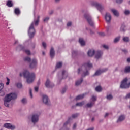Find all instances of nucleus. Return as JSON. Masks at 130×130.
<instances>
[{"label": "nucleus", "mask_w": 130, "mask_h": 130, "mask_svg": "<svg viewBox=\"0 0 130 130\" xmlns=\"http://www.w3.org/2000/svg\"><path fill=\"white\" fill-rule=\"evenodd\" d=\"M20 77H24L27 80L28 84H31L35 80V74L34 73H30L29 71L25 70L23 73H20Z\"/></svg>", "instance_id": "f257e3e1"}, {"label": "nucleus", "mask_w": 130, "mask_h": 130, "mask_svg": "<svg viewBox=\"0 0 130 130\" xmlns=\"http://www.w3.org/2000/svg\"><path fill=\"white\" fill-rule=\"evenodd\" d=\"M39 19H40V16H38L37 19H35L34 22L29 26L28 30V35L30 38H33L34 37V35H35V29L34 28V25L35 26H38V24L39 23Z\"/></svg>", "instance_id": "f03ea898"}, {"label": "nucleus", "mask_w": 130, "mask_h": 130, "mask_svg": "<svg viewBox=\"0 0 130 130\" xmlns=\"http://www.w3.org/2000/svg\"><path fill=\"white\" fill-rule=\"evenodd\" d=\"M17 97V94L16 93H11L7 94L4 98V105L6 107H9L10 105V102L12 99H15Z\"/></svg>", "instance_id": "7ed1b4c3"}, {"label": "nucleus", "mask_w": 130, "mask_h": 130, "mask_svg": "<svg viewBox=\"0 0 130 130\" xmlns=\"http://www.w3.org/2000/svg\"><path fill=\"white\" fill-rule=\"evenodd\" d=\"M92 64L90 63V62H87L82 66V68H85L86 71V72H83V75H82V77H85V76H88V75H89V72H88L87 70H88V68H92Z\"/></svg>", "instance_id": "20e7f679"}, {"label": "nucleus", "mask_w": 130, "mask_h": 130, "mask_svg": "<svg viewBox=\"0 0 130 130\" xmlns=\"http://www.w3.org/2000/svg\"><path fill=\"white\" fill-rule=\"evenodd\" d=\"M84 18L87 20L88 23L90 26H94V22L92 19V17L90 16L89 13H86L84 14Z\"/></svg>", "instance_id": "39448f33"}, {"label": "nucleus", "mask_w": 130, "mask_h": 130, "mask_svg": "<svg viewBox=\"0 0 130 130\" xmlns=\"http://www.w3.org/2000/svg\"><path fill=\"white\" fill-rule=\"evenodd\" d=\"M127 83V78H125L121 82V84L120 85V87L122 89H126L127 88H129L130 87V83L128 84Z\"/></svg>", "instance_id": "423d86ee"}, {"label": "nucleus", "mask_w": 130, "mask_h": 130, "mask_svg": "<svg viewBox=\"0 0 130 130\" xmlns=\"http://www.w3.org/2000/svg\"><path fill=\"white\" fill-rule=\"evenodd\" d=\"M91 5L92 6H94V7H96V9H98V10L100 11V12H101L103 10V9H104V7H103V6H101V5L99 4L96 2H92Z\"/></svg>", "instance_id": "0eeeda50"}, {"label": "nucleus", "mask_w": 130, "mask_h": 130, "mask_svg": "<svg viewBox=\"0 0 130 130\" xmlns=\"http://www.w3.org/2000/svg\"><path fill=\"white\" fill-rule=\"evenodd\" d=\"M4 126L5 128H7L8 129H15L16 128V126L14 125H12L11 123H6L4 124Z\"/></svg>", "instance_id": "6e6552de"}, {"label": "nucleus", "mask_w": 130, "mask_h": 130, "mask_svg": "<svg viewBox=\"0 0 130 130\" xmlns=\"http://www.w3.org/2000/svg\"><path fill=\"white\" fill-rule=\"evenodd\" d=\"M91 100L92 102H91L89 103H88L86 105L87 107H92V106L95 104V101L97 100V97H96L95 96H92V97L91 98Z\"/></svg>", "instance_id": "1a4fd4ad"}, {"label": "nucleus", "mask_w": 130, "mask_h": 130, "mask_svg": "<svg viewBox=\"0 0 130 130\" xmlns=\"http://www.w3.org/2000/svg\"><path fill=\"white\" fill-rule=\"evenodd\" d=\"M37 66V60L36 59H33L30 63L29 67L31 69H34Z\"/></svg>", "instance_id": "9d476101"}, {"label": "nucleus", "mask_w": 130, "mask_h": 130, "mask_svg": "<svg viewBox=\"0 0 130 130\" xmlns=\"http://www.w3.org/2000/svg\"><path fill=\"white\" fill-rule=\"evenodd\" d=\"M39 116L37 114L32 115L31 117V121L33 123H36L39 120Z\"/></svg>", "instance_id": "9b49d317"}, {"label": "nucleus", "mask_w": 130, "mask_h": 130, "mask_svg": "<svg viewBox=\"0 0 130 130\" xmlns=\"http://www.w3.org/2000/svg\"><path fill=\"white\" fill-rule=\"evenodd\" d=\"M45 86L47 88H52L54 85L49 80L47 79L45 83Z\"/></svg>", "instance_id": "f8f14e48"}, {"label": "nucleus", "mask_w": 130, "mask_h": 130, "mask_svg": "<svg viewBox=\"0 0 130 130\" xmlns=\"http://www.w3.org/2000/svg\"><path fill=\"white\" fill-rule=\"evenodd\" d=\"M106 71H107V68H105V69H104L102 70H98L95 73V76H99V75H101V74H102V73H104L105 72H106Z\"/></svg>", "instance_id": "ddd939ff"}, {"label": "nucleus", "mask_w": 130, "mask_h": 130, "mask_svg": "<svg viewBox=\"0 0 130 130\" xmlns=\"http://www.w3.org/2000/svg\"><path fill=\"white\" fill-rule=\"evenodd\" d=\"M105 19L107 23H109L111 21V15L109 13H106L105 15Z\"/></svg>", "instance_id": "4468645a"}, {"label": "nucleus", "mask_w": 130, "mask_h": 130, "mask_svg": "<svg viewBox=\"0 0 130 130\" xmlns=\"http://www.w3.org/2000/svg\"><path fill=\"white\" fill-rule=\"evenodd\" d=\"M43 102L45 104H48V97L47 96V95H43Z\"/></svg>", "instance_id": "2eb2a0df"}, {"label": "nucleus", "mask_w": 130, "mask_h": 130, "mask_svg": "<svg viewBox=\"0 0 130 130\" xmlns=\"http://www.w3.org/2000/svg\"><path fill=\"white\" fill-rule=\"evenodd\" d=\"M103 54V53L101 51H98L95 54V58H100Z\"/></svg>", "instance_id": "dca6fc26"}, {"label": "nucleus", "mask_w": 130, "mask_h": 130, "mask_svg": "<svg viewBox=\"0 0 130 130\" xmlns=\"http://www.w3.org/2000/svg\"><path fill=\"white\" fill-rule=\"evenodd\" d=\"M87 54L88 56L92 57L95 54V51L93 49L90 50L88 51Z\"/></svg>", "instance_id": "f3484780"}, {"label": "nucleus", "mask_w": 130, "mask_h": 130, "mask_svg": "<svg viewBox=\"0 0 130 130\" xmlns=\"http://www.w3.org/2000/svg\"><path fill=\"white\" fill-rule=\"evenodd\" d=\"M111 12L116 17H118L119 16V13H118V11L117 10L115 9H112Z\"/></svg>", "instance_id": "a211bd4d"}, {"label": "nucleus", "mask_w": 130, "mask_h": 130, "mask_svg": "<svg viewBox=\"0 0 130 130\" xmlns=\"http://www.w3.org/2000/svg\"><path fill=\"white\" fill-rule=\"evenodd\" d=\"M50 56L51 57H52V58H53V56H54V49H53V48H51V50H50Z\"/></svg>", "instance_id": "6ab92c4d"}, {"label": "nucleus", "mask_w": 130, "mask_h": 130, "mask_svg": "<svg viewBox=\"0 0 130 130\" xmlns=\"http://www.w3.org/2000/svg\"><path fill=\"white\" fill-rule=\"evenodd\" d=\"M7 6L9 8L13 7V3H12V1L9 0L7 2Z\"/></svg>", "instance_id": "aec40b11"}, {"label": "nucleus", "mask_w": 130, "mask_h": 130, "mask_svg": "<svg viewBox=\"0 0 130 130\" xmlns=\"http://www.w3.org/2000/svg\"><path fill=\"white\" fill-rule=\"evenodd\" d=\"M83 82V78H81L80 80H78L76 82L75 85L76 86H79V85H81L82 82Z\"/></svg>", "instance_id": "412c9836"}, {"label": "nucleus", "mask_w": 130, "mask_h": 130, "mask_svg": "<svg viewBox=\"0 0 130 130\" xmlns=\"http://www.w3.org/2000/svg\"><path fill=\"white\" fill-rule=\"evenodd\" d=\"M125 118V117H124V115H121L118 120H117V122H119V121H122V120H124V119Z\"/></svg>", "instance_id": "4be33fe9"}, {"label": "nucleus", "mask_w": 130, "mask_h": 130, "mask_svg": "<svg viewBox=\"0 0 130 130\" xmlns=\"http://www.w3.org/2000/svg\"><path fill=\"white\" fill-rule=\"evenodd\" d=\"M79 43H80L81 45H82V46H84V45H85V41L84 40H83L82 38H79Z\"/></svg>", "instance_id": "5701e85b"}, {"label": "nucleus", "mask_w": 130, "mask_h": 130, "mask_svg": "<svg viewBox=\"0 0 130 130\" xmlns=\"http://www.w3.org/2000/svg\"><path fill=\"white\" fill-rule=\"evenodd\" d=\"M84 96H85V94L79 95L76 98V100H80V99H83Z\"/></svg>", "instance_id": "b1692460"}, {"label": "nucleus", "mask_w": 130, "mask_h": 130, "mask_svg": "<svg viewBox=\"0 0 130 130\" xmlns=\"http://www.w3.org/2000/svg\"><path fill=\"white\" fill-rule=\"evenodd\" d=\"M125 73H130V66L126 67L124 70Z\"/></svg>", "instance_id": "393cba45"}, {"label": "nucleus", "mask_w": 130, "mask_h": 130, "mask_svg": "<svg viewBox=\"0 0 130 130\" xmlns=\"http://www.w3.org/2000/svg\"><path fill=\"white\" fill-rule=\"evenodd\" d=\"M62 66V63L61 62H59L57 63L56 67L57 69H59V68H61Z\"/></svg>", "instance_id": "a878e982"}, {"label": "nucleus", "mask_w": 130, "mask_h": 130, "mask_svg": "<svg viewBox=\"0 0 130 130\" xmlns=\"http://www.w3.org/2000/svg\"><path fill=\"white\" fill-rule=\"evenodd\" d=\"M95 91L96 92H101L102 91V88H101V86H98L95 88Z\"/></svg>", "instance_id": "bb28decb"}, {"label": "nucleus", "mask_w": 130, "mask_h": 130, "mask_svg": "<svg viewBox=\"0 0 130 130\" xmlns=\"http://www.w3.org/2000/svg\"><path fill=\"white\" fill-rule=\"evenodd\" d=\"M62 77H63V79H66L65 76H66V77H67V76H68V74L66 73V71H64V70L62 71Z\"/></svg>", "instance_id": "cd10ccee"}, {"label": "nucleus", "mask_w": 130, "mask_h": 130, "mask_svg": "<svg viewBox=\"0 0 130 130\" xmlns=\"http://www.w3.org/2000/svg\"><path fill=\"white\" fill-rule=\"evenodd\" d=\"M24 61H28V62H30L31 61V58L29 57H25L24 58Z\"/></svg>", "instance_id": "c85d7f7f"}, {"label": "nucleus", "mask_w": 130, "mask_h": 130, "mask_svg": "<svg viewBox=\"0 0 130 130\" xmlns=\"http://www.w3.org/2000/svg\"><path fill=\"white\" fill-rule=\"evenodd\" d=\"M82 105H84V102L77 103L76 104V106H82Z\"/></svg>", "instance_id": "c756f323"}, {"label": "nucleus", "mask_w": 130, "mask_h": 130, "mask_svg": "<svg viewBox=\"0 0 130 130\" xmlns=\"http://www.w3.org/2000/svg\"><path fill=\"white\" fill-rule=\"evenodd\" d=\"M22 83H18L17 84V87L19 89H21V88H22Z\"/></svg>", "instance_id": "7c9ffc66"}, {"label": "nucleus", "mask_w": 130, "mask_h": 130, "mask_svg": "<svg viewBox=\"0 0 130 130\" xmlns=\"http://www.w3.org/2000/svg\"><path fill=\"white\" fill-rule=\"evenodd\" d=\"M123 40L125 42H128V41L129 40V39H128V37H124L123 38Z\"/></svg>", "instance_id": "2f4dec72"}, {"label": "nucleus", "mask_w": 130, "mask_h": 130, "mask_svg": "<svg viewBox=\"0 0 130 130\" xmlns=\"http://www.w3.org/2000/svg\"><path fill=\"white\" fill-rule=\"evenodd\" d=\"M119 39H120L119 37L116 38L114 41V43H116L117 42H118V41H119Z\"/></svg>", "instance_id": "473e14b6"}, {"label": "nucleus", "mask_w": 130, "mask_h": 130, "mask_svg": "<svg viewBox=\"0 0 130 130\" xmlns=\"http://www.w3.org/2000/svg\"><path fill=\"white\" fill-rule=\"evenodd\" d=\"M107 99L108 100H111V99H112V95H111V94H109V95H107Z\"/></svg>", "instance_id": "72a5a7b5"}, {"label": "nucleus", "mask_w": 130, "mask_h": 130, "mask_svg": "<svg viewBox=\"0 0 130 130\" xmlns=\"http://www.w3.org/2000/svg\"><path fill=\"white\" fill-rule=\"evenodd\" d=\"M25 53H26V54H27L28 55H29V54H31V52H30V50H24Z\"/></svg>", "instance_id": "f704fd0d"}, {"label": "nucleus", "mask_w": 130, "mask_h": 130, "mask_svg": "<svg viewBox=\"0 0 130 130\" xmlns=\"http://www.w3.org/2000/svg\"><path fill=\"white\" fill-rule=\"evenodd\" d=\"M4 89V83H0V91H2Z\"/></svg>", "instance_id": "c9c22d12"}, {"label": "nucleus", "mask_w": 130, "mask_h": 130, "mask_svg": "<svg viewBox=\"0 0 130 130\" xmlns=\"http://www.w3.org/2000/svg\"><path fill=\"white\" fill-rule=\"evenodd\" d=\"M21 14V11H20V9L19 8H17V15L19 16Z\"/></svg>", "instance_id": "e433bc0d"}, {"label": "nucleus", "mask_w": 130, "mask_h": 130, "mask_svg": "<svg viewBox=\"0 0 130 130\" xmlns=\"http://www.w3.org/2000/svg\"><path fill=\"white\" fill-rule=\"evenodd\" d=\"M22 103H23V104H25V103H27V100L25 98H23L22 100Z\"/></svg>", "instance_id": "4c0bfd02"}, {"label": "nucleus", "mask_w": 130, "mask_h": 130, "mask_svg": "<svg viewBox=\"0 0 130 130\" xmlns=\"http://www.w3.org/2000/svg\"><path fill=\"white\" fill-rule=\"evenodd\" d=\"M29 94L30 96V98H33V94H32V89H29Z\"/></svg>", "instance_id": "58836bf2"}, {"label": "nucleus", "mask_w": 130, "mask_h": 130, "mask_svg": "<svg viewBox=\"0 0 130 130\" xmlns=\"http://www.w3.org/2000/svg\"><path fill=\"white\" fill-rule=\"evenodd\" d=\"M78 115H79L78 114H75L72 115V117L73 118H76V117H78Z\"/></svg>", "instance_id": "ea45409f"}, {"label": "nucleus", "mask_w": 130, "mask_h": 130, "mask_svg": "<svg viewBox=\"0 0 130 130\" xmlns=\"http://www.w3.org/2000/svg\"><path fill=\"white\" fill-rule=\"evenodd\" d=\"M7 82H6V85H7V86H8L10 84V79H9V78L7 77Z\"/></svg>", "instance_id": "a19ab883"}, {"label": "nucleus", "mask_w": 130, "mask_h": 130, "mask_svg": "<svg viewBox=\"0 0 130 130\" xmlns=\"http://www.w3.org/2000/svg\"><path fill=\"white\" fill-rule=\"evenodd\" d=\"M130 12L128 10H126L124 12L125 15H129Z\"/></svg>", "instance_id": "79ce46f5"}, {"label": "nucleus", "mask_w": 130, "mask_h": 130, "mask_svg": "<svg viewBox=\"0 0 130 130\" xmlns=\"http://www.w3.org/2000/svg\"><path fill=\"white\" fill-rule=\"evenodd\" d=\"M116 2L117 4H121V3L123 2V0H116Z\"/></svg>", "instance_id": "37998d69"}, {"label": "nucleus", "mask_w": 130, "mask_h": 130, "mask_svg": "<svg viewBox=\"0 0 130 130\" xmlns=\"http://www.w3.org/2000/svg\"><path fill=\"white\" fill-rule=\"evenodd\" d=\"M66 91H67V89L63 88V89L61 91V93L62 94H64V93L66 92Z\"/></svg>", "instance_id": "c03bdc74"}, {"label": "nucleus", "mask_w": 130, "mask_h": 130, "mask_svg": "<svg viewBox=\"0 0 130 130\" xmlns=\"http://www.w3.org/2000/svg\"><path fill=\"white\" fill-rule=\"evenodd\" d=\"M42 45H43L44 48H46V43H45V42H43Z\"/></svg>", "instance_id": "a18cd8bd"}, {"label": "nucleus", "mask_w": 130, "mask_h": 130, "mask_svg": "<svg viewBox=\"0 0 130 130\" xmlns=\"http://www.w3.org/2000/svg\"><path fill=\"white\" fill-rule=\"evenodd\" d=\"M49 20V18L48 17H46L44 19V22H47V21H48Z\"/></svg>", "instance_id": "49530a36"}, {"label": "nucleus", "mask_w": 130, "mask_h": 130, "mask_svg": "<svg viewBox=\"0 0 130 130\" xmlns=\"http://www.w3.org/2000/svg\"><path fill=\"white\" fill-rule=\"evenodd\" d=\"M99 35H100V36H105V34H104V32H99Z\"/></svg>", "instance_id": "de8ad7c7"}, {"label": "nucleus", "mask_w": 130, "mask_h": 130, "mask_svg": "<svg viewBox=\"0 0 130 130\" xmlns=\"http://www.w3.org/2000/svg\"><path fill=\"white\" fill-rule=\"evenodd\" d=\"M103 47H104V48H105V49H108V46L107 45H103Z\"/></svg>", "instance_id": "09e8293b"}, {"label": "nucleus", "mask_w": 130, "mask_h": 130, "mask_svg": "<svg viewBox=\"0 0 130 130\" xmlns=\"http://www.w3.org/2000/svg\"><path fill=\"white\" fill-rule=\"evenodd\" d=\"M82 69L81 68H79L78 70V74H80V73H81V72H82Z\"/></svg>", "instance_id": "8fccbe9b"}, {"label": "nucleus", "mask_w": 130, "mask_h": 130, "mask_svg": "<svg viewBox=\"0 0 130 130\" xmlns=\"http://www.w3.org/2000/svg\"><path fill=\"white\" fill-rule=\"evenodd\" d=\"M124 25H122L121 27V31H124Z\"/></svg>", "instance_id": "3c124183"}, {"label": "nucleus", "mask_w": 130, "mask_h": 130, "mask_svg": "<svg viewBox=\"0 0 130 130\" xmlns=\"http://www.w3.org/2000/svg\"><path fill=\"white\" fill-rule=\"evenodd\" d=\"M71 25H72V22H69L67 23V26H68V27H70V26H71Z\"/></svg>", "instance_id": "603ef678"}, {"label": "nucleus", "mask_w": 130, "mask_h": 130, "mask_svg": "<svg viewBox=\"0 0 130 130\" xmlns=\"http://www.w3.org/2000/svg\"><path fill=\"white\" fill-rule=\"evenodd\" d=\"M68 124H69V121H67L64 123V126L68 125Z\"/></svg>", "instance_id": "864d4df0"}, {"label": "nucleus", "mask_w": 130, "mask_h": 130, "mask_svg": "<svg viewBox=\"0 0 130 130\" xmlns=\"http://www.w3.org/2000/svg\"><path fill=\"white\" fill-rule=\"evenodd\" d=\"M76 127H77V124L75 123L73 125V129H75V128H76Z\"/></svg>", "instance_id": "5fc2aeb1"}, {"label": "nucleus", "mask_w": 130, "mask_h": 130, "mask_svg": "<svg viewBox=\"0 0 130 130\" xmlns=\"http://www.w3.org/2000/svg\"><path fill=\"white\" fill-rule=\"evenodd\" d=\"M35 91H36V92H38V87H35Z\"/></svg>", "instance_id": "6e6d98bb"}, {"label": "nucleus", "mask_w": 130, "mask_h": 130, "mask_svg": "<svg viewBox=\"0 0 130 130\" xmlns=\"http://www.w3.org/2000/svg\"><path fill=\"white\" fill-rule=\"evenodd\" d=\"M126 98H130V93L127 94Z\"/></svg>", "instance_id": "4d7b16f0"}, {"label": "nucleus", "mask_w": 130, "mask_h": 130, "mask_svg": "<svg viewBox=\"0 0 130 130\" xmlns=\"http://www.w3.org/2000/svg\"><path fill=\"white\" fill-rule=\"evenodd\" d=\"M122 52L125 53H127V50H122Z\"/></svg>", "instance_id": "13d9d810"}, {"label": "nucleus", "mask_w": 130, "mask_h": 130, "mask_svg": "<svg viewBox=\"0 0 130 130\" xmlns=\"http://www.w3.org/2000/svg\"><path fill=\"white\" fill-rule=\"evenodd\" d=\"M14 13H15V15H17V8L15 9Z\"/></svg>", "instance_id": "bf43d9fd"}, {"label": "nucleus", "mask_w": 130, "mask_h": 130, "mask_svg": "<svg viewBox=\"0 0 130 130\" xmlns=\"http://www.w3.org/2000/svg\"><path fill=\"white\" fill-rule=\"evenodd\" d=\"M76 53H77V52H76V51H74L72 52V54H73V55H74V54H76Z\"/></svg>", "instance_id": "052dcab7"}, {"label": "nucleus", "mask_w": 130, "mask_h": 130, "mask_svg": "<svg viewBox=\"0 0 130 130\" xmlns=\"http://www.w3.org/2000/svg\"><path fill=\"white\" fill-rule=\"evenodd\" d=\"M108 115H109V114L108 113H106L105 115V117H106L107 116H108Z\"/></svg>", "instance_id": "680f3d73"}, {"label": "nucleus", "mask_w": 130, "mask_h": 130, "mask_svg": "<svg viewBox=\"0 0 130 130\" xmlns=\"http://www.w3.org/2000/svg\"><path fill=\"white\" fill-rule=\"evenodd\" d=\"M127 61L128 62H130V58H128L127 59Z\"/></svg>", "instance_id": "e2e57ef3"}, {"label": "nucleus", "mask_w": 130, "mask_h": 130, "mask_svg": "<svg viewBox=\"0 0 130 130\" xmlns=\"http://www.w3.org/2000/svg\"><path fill=\"white\" fill-rule=\"evenodd\" d=\"M60 0H55V3H59Z\"/></svg>", "instance_id": "0e129e2a"}, {"label": "nucleus", "mask_w": 130, "mask_h": 130, "mask_svg": "<svg viewBox=\"0 0 130 130\" xmlns=\"http://www.w3.org/2000/svg\"><path fill=\"white\" fill-rule=\"evenodd\" d=\"M16 43H17V41H15L14 43V45L16 44Z\"/></svg>", "instance_id": "69168bd1"}, {"label": "nucleus", "mask_w": 130, "mask_h": 130, "mask_svg": "<svg viewBox=\"0 0 130 130\" xmlns=\"http://www.w3.org/2000/svg\"><path fill=\"white\" fill-rule=\"evenodd\" d=\"M94 118H92V121H93L94 120Z\"/></svg>", "instance_id": "338daca9"}, {"label": "nucleus", "mask_w": 130, "mask_h": 130, "mask_svg": "<svg viewBox=\"0 0 130 130\" xmlns=\"http://www.w3.org/2000/svg\"><path fill=\"white\" fill-rule=\"evenodd\" d=\"M43 54L44 55L45 54V53L43 52Z\"/></svg>", "instance_id": "774afa93"}]
</instances>
